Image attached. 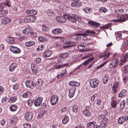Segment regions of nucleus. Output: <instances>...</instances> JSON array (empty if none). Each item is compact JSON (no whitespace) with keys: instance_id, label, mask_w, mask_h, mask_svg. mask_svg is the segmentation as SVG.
I'll list each match as a JSON object with an SVG mask.
<instances>
[{"instance_id":"1","label":"nucleus","mask_w":128,"mask_h":128,"mask_svg":"<svg viewBox=\"0 0 128 128\" xmlns=\"http://www.w3.org/2000/svg\"><path fill=\"white\" fill-rule=\"evenodd\" d=\"M124 12V10L122 9H120L118 10L117 14V17L118 20H113V22H124L126 21V19L128 18V14L125 15H121V14Z\"/></svg>"},{"instance_id":"2","label":"nucleus","mask_w":128,"mask_h":128,"mask_svg":"<svg viewBox=\"0 0 128 128\" xmlns=\"http://www.w3.org/2000/svg\"><path fill=\"white\" fill-rule=\"evenodd\" d=\"M65 18H66L67 20H70L74 23L76 22L78 19H80L79 17L74 14H70V15L66 14V15H65Z\"/></svg>"},{"instance_id":"3","label":"nucleus","mask_w":128,"mask_h":128,"mask_svg":"<svg viewBox=\"0 0 128 128\" xmlns=\"http://www.w3.org/2000/svg\"><path fill=\"white\" fill-rule=\"evenodd\" d=\"M99 80L97 78H94L90 80V87L92 88H96L99 84Z\"/></svg>"},{"instance_id":"4","label":"nucleus","mask_w":128,"mask_h":128,"mask_svg":"<svg viewBox=\"0 0 128 128\" xmlns=\"http://www.w3.org/2000/svg\"><path fill=\"white\" fill-rule=\"evenodd\" d=\"M8 14L7 10L4 9L3 3L0 4V17H2Z\"/></svg>"},{"instance_id":"5","label":"nucleus","mask_w":128,"mask_h":128,"mask_svg":"<svg viewBox=\"0 0 128 128\" xmlns=\"http://www.w3.org/2000/svg\"><path fill=\"white\" fill-rule=\"evenodd\" d=\"M58 100L59 97L57 95H53L50 99V103L52 105H55L58 103Z\"/></svg>"},{"instance_id":"6","label":"nucleus","mask_w":128,"mask_h":128,"mask_svg":"<svg viewBox=\"0 0 128 128\" xmlns=\"http://www.w3.org/2000/svg\"><path fill=\"white\" fill-rule=\"evenodd\" d=\"M90 107V106H86L85 109L83 112V114L86 116L89 117L91 116V114L89 111Z\"/></svg>"},{"instance_id":"7","label":"nucleus","mask_w":128,"mask_h":128,"mask_svg":"<svg viewBox=\"0 0 128 128\" xmlns=\"http://www.w3.org/2000/svg\"><path fill=\"white\" fill-rule=\"evenodd\" d=\"M65 15H66V14H64L63 16H57L56 18V19L57 21L60 23H64L66 21V18H65Z\"/></svg>"},{"instance_id":"8","label":"nucleus","mask_w":128,"mask_h":128,"mask_svg":"<svg viewBox=\"0 0 128 128\" xmlns=\"http://www.w3.org/2000/svg\"><path fill=\"white\" fill-rule=\"evenodd\" d=\"M118 60L117 58L112 60L109 65V68H110L112 67H114V68H116L118 64Z\"/></svg>"},{"instance_id":"9","label":"nucleus","mask_w":128,"mask_h":128,"mask_svg":"<svg viewBox=\"0 0 128 128\" xmlns=\"http://www.w3.org/2000/svg\"><path fill=\"white\" fill-rule=\"evenodd\" d=\"M128 120V116L125 115L119 117L118 119V121L119 123L122 124L124 123L126 120Z\"/></svg>"},{"instance_id":"10","label":"nucleus","mask_w":128,"mask_h":128,"mask_svg":"<svg viewBox=\"0 0 128 128\" xmlns=\"http://www.w3.org/2000/svg\"><path fill=\"white\" fill-rule=\"evenodd\" d=\"M80 0H76L72 2L71 4V6L73 7H79L82 6V2L79 1Z\"/></svg>"},{"instance_id":"11","label":"nucleus","mask_w":128,"mask_h":128,"mask_svg":"<svg viewBox=\"0 0 128 128\" xmlns=\"http://www.w3.org/2000/svg\"><path fill=\"white\" fill-rule=\"evenodd\" d=\"M43 98L42 97H39L36 98L34 102V104L35 106H40L42 100Z\"/></svg>"},{"instance_id":"12","label":"nucleus","mask_w":128,"mask_h":128,"mask_svg":"<svg viewBox=\"0 0 128 128\" xmlns=\"http://www.w3.org/2000/svg\"><path fill=\"white\" fill-rule=\"evenodd\" d=\"M128 60V54H126L124 56L121 58V63L119 65L120 66L124 65Z\"/></svg>"},{"instance_id":"13","label":"nucleus","mask_w":128,"mask_h":128,"mask_svg":"<svg viewBox=\"0 0 128 128\" xmlns=\"http://www.w3.org/2000/svg\"><path fill=\"white\" fill-rule=\"evenodd\" d=\"M10 51L15 54H18L21 52V50L19 48L14 46H11L10 48Z\"/></svg>"},{"instance_id":"14","label":"nucleus","mask_w":128,"mask_h":128,"mask_svg":"<svg viewBox=\"0 0 128 128\" xmlns=\"http://www.w3.org/2000/svg\"><path fill=\"white\" fill-rule=\"evenodd\" d=\"M33 116V114L32 112H28L25 114L24 118L26 120L29 121L32 120Z\"/></svg>"},{"instance_id":"15","label":"nucleus","mask_w":128,"mask_h":128,"mask_svg":"<svg viewBox=\"0 0 128 128\" xmlns=\"http://www.w3.org/2000/svg\"><path fill=\"white\" fill-rule=\"evenodd\" d=\"M25 84L26 86L29 88L32 89L34 86L33 81L27 80Z\"/></svg>"},{"instance_id":"16","label":"nucleus","mask_w":128,"mask_h":128,"mask_svg":"<svg viewBox=\"0 0 128 128\" xmlns=\"http://www.w3.org/2000/svg\"><path fill=\"white\" fill-rule=\"evenodd\" d=\"M43 83L42 80L41 79H38L37 82H36L34 86L36 89H40L42 86Z\"/></svg>"},{"instance_id":"17","label":"nucleus","mask_w":128,"mask_h":128,"mask_svg":"<svg viewBox=\"0 0 128 128\" xmlns=\"http://www.w3.org/2000/svg\"><path fill=\"white\" fill-rule=\"evenodd\" d=\"M76 90V88L74 87H73L70 89L69 92V96L70 98H72L74 96Z\"/></svg>"},{"instance_id":"18","label":"nucleus","mask_w":128,"mask_h":128,"mask_svg":"<svg viewBox=\"0 0 128 128\" xmlns=\"http://www.w3.org/2000/svg\"><path fill=\"white\" fill-rule=\"evenodd\" d=\"M62 32V30L60 28H56L52 31L53 34L56 35H58L61 34Z\"/></svg>"},{"instance_id":"19","label":"nucleus","mask_w":128,"mask_h":128,"mask_svg":"<svg viewBox=\"0 0 128 128\" xmlns=\"http://www.w3.org/2000/svg\"><path fill=\"white\" fill-rule=\"evenodd\" d=\"M69 84L71 86H79L80 85L79 82L74 81H71L69 82Z\"/></svg>"},{"instance_id":"20","label":"nucleus","mask_w":128,"mask_h":128,"mask_svg":"<svg viewBox=\"0 0 128 128\" xmlns=\"http://www.w3.org/2000/svg\"><path fill=\"white\" fill-rule=\"evenodd\" d=\"M11 20V19L8 17H5L2 20V23L6 24L9 23Z\"/></svg>"},{"instance_id":"21","label":"nucleus","mask_w":128,"mask_h":128,"mask_svg":"<svg viewBox=\"0 0 128 128\" xmlns=\"http://www.w3.org/2000/svg\"><path fill=\"white\" fill-rule=\"evenodd\" d=\"M26 12L28 15L30 16H34L37 13L36 11L34 10H27Z\"/></svg>"},{"instance_id":"22","label":"nucleus","mask_w":128,"mask_h":128,"mask_svg":"<svg viewBox=\"0 0 128 128\" xmlns=\"http://www.w3.org/2000/svg\"><path fill=\"white\" fill-rule=\"evenodd\" d=\"M118 84L117 82H115L114 83L112 87L113 93H115L117 92L116 89L118 88Z\"/></svg>"},{"instance_id":"23","label":"nucleus","mask_w":128,"mask_h":128,"mask_svg":"<svg viewBox=\"0 0 128 128\" xmlns=\"http://www.w3.org/2000/svg\"><path fill=\"white\" fill-rule=\"evenodd\" d=\"M52 53L51 51L47 50L44 53L43 56L45 58L49 57L51 55Z\"/></svg>"},{"instance_id":"24","label":"nucleus","mask_w":128,"mask_h":128,"mask_svg":"<svg viewBox=\"0 0 128 128\" xmlns=\"http://www.w3.org/2000/svg\"><path fill=\"white\" fill-rule=\"evenodd\" d=\"M88 23L91 26H94L96 27H98L100 25V24L99 23L92 21L88 22Z\"/></svg>"},{"instance_id":"25","label":"nucleus","mask_w":128,"mask_h":128,"mask_svg":"<svg viewBox=\"0 0 128 128\" xmlns=\"http://www.w3.org/2000/svg\"><path fill=\"white\" fill-rule=\"evenodd\" d=\"M94 59V58L93 57H91V58H88L87 60L84 62L82 64L84 66H86L89 64Z\"/></svg>"},{"instance_id":"26","label":"nucleus","mask_w":128,"mask_h":128,"mask_svg":"<svg viewBox=\"0 0 128 128\" xmlns=\"http://www.w3.org/2000/svg\"><path fill=\"white\" fill-rule=\"evenodd\" d=\"M126 92L127 91L126 90L123 89L119 94L118 97H122L123 96H125L126 94Z\"/></svg>"},{"instance_id":"27","label":"nucleus","mask_w":128,"mask_h":128,"mask_svg":"<svg viewBox=\"0 0 128 128\" xmlns=\"http://www.w3.org/2000/svg\"><path fill=\"white\" fill-rule=\"evenodd\" d=\"M46 113V111H41L40 113H38L37 118L39 119L40 118L44 115Z\"/></svg>"},{"instance_id":"28","label":"nucleus","mask_w":128,"mask_h":128,"mask_svg":"<svg viewBox=\"0 0 128 128\" xmlns=\"http://www.w3.org/2000/svg\"><path fill=\"white\" fill-rule=\"evenodd\" d=\"M35 44L33 41H30L26 42L25 43L26 46L27 47H30L34 45Z\"/></svg>"},{"instance_id":"29","label":"nucleus","mask_w":128,"mask_h":128,"mask_svg":"<svg viewBox=\"0 0 128 128\" xmlns=\"http://www.w3.org/2000/svg\"><path fill=\"white\" fill-rule=\"evenodd\" d=\"M8 38L7 40L8 42L10 44H13L14 43V38L10 36H8Z\"/></svg>"},{"instance_id":"30","label":"nucleus","mask_w":128,"mask_h":128,"mask_svg":"<svg viewBox=\"0 0 128 128\" xmlns=\"http://www.w3.org/2000/svg\"><path fill=\"white\" fill-rule=\"evenodd\" d=\"M10 108L11 111L14 112L17 110V106L13 104L10 107Z\"/></svg>"},{"instance_id":"31","label":"nucleus","mask_w":128,"mask_h":128,"mask_svg":"<svg viewBox=\"0 0 128 128\" xmlns=\"http://www.w3.org/2000/svg\"><path fill=\"white\" fill-rule=\"evenodd\" d=\"M69 120V118L68 116H66L62 120V122L63 124H65L67 123Z\"/></svg>"},{"instance_id":"32","label":"nucleus","mask_w":128,"mask_h":128,"mask_svg":"<svg viewBox=\"0 0 128 128\" xmlns=\"http://www.w3.org/2000/svg\"><path fill=\"white\" fill-rule=\"evenodd\" d=\"M17 99V98L16 96L11 97L9 98L8 102L10 103H12L16 101Z\"/></svg>"},{"instance_id":"33","label":"nucleus","mask_w":128,"mask_h":128,"mask_svg":"<svg viewBox=\"0 0 128 128\" xmlns=\"http://www.w3.org/2000/svg\"><path fill=\"white\" fill-rule=\"evenodd\" d=\"M126 102L125 100H123L122 101L120 104V108L121 109L124 108L125 107Z\"/></svg>"},{"instance_id":"34","label":"nucleus","mask_w":128,"mask_h":128,"mask_svg":"<svg viewBox=\"0 0 128 128\" xmlns=\"http://www.w3.org/2000/svg\"><path fill=\"white\" fill-rule=\"evenodd\" d=\"M112 98H114L113 97L112 98V101L111 102L112 107L113 108H115L117 104V102L116 100H113Z\"/></svg>"},{"instance_id":"35","label":"nucleus","mask_w":128,"mask_h":128,"mask_svg":"<svg viewBox=\"0 0 128 128\" xmlns=\"http://www.w3.org/2000/svg\"><path fill=\"white\" fill-rule=\"evenodd\" d=\"M30 92H28L23 93L22 95V96L24 98H28L30 96Z\"/></svg>"},{"instance_id":"36","label":"nucleus","mask_w":128,"mask_h":128,"mask_svg":"<svg viewBox=\"0 0 128 128\" xmlns=\"http://www.w3.org/2000/svg\"><path fill=\"white\" fill-rule=\"evenodd\" d=\"M84 11L86 13H89L90 14V12H92V10H91V9L88 7L85 8L83 9Z\"/></svg>"},{"instance_id":"37","label":"nucleus","mask_w":128,"mask_h":128,"mask_svg":"<svg viewBox=\"0 0 128 128\" xmlns=\"http://www.w3.org/2000/svg\"><path fill=\"white\" fill-rule=\"evenodd\" d=\"M46 13L49 16H53L54 15V11L52 10H48L47 11Z\"/></svg>"},{"instance_id":"38","label":"nucleus","mask_w":128,"mask_h":128,"mask_svg":"<svg viewBox=\"0 0 128 128\" xmlns=\"http://www.w3.org/2000/svg\"><path fill=\"white\" fill-rule=\"evenodd\" d=\"M78 49L81 50L80 52H84L88 50H82L84 48V46L83 45H80L79 46H78Z\"/></svg>"},{"instance_id":"39","label":"nucleus","mask_w":128,"mask_h":128,"mask_svg":"<svg viewBox=\"0 0 128 128\" xmlns=\"http://www.w3.org/2000/svg\"><path fill=\"white\" fill-rule=\"evenodd\" d=\"M108 76L107 75H105L104 78L103 82L104 84H106L107 83L108 80L109 79Z\"/></svg>"},{"instance_id":"40","label":"nucleus","mask_w":128,"mask_h":128,"mask_svg":"<svg viewBox=\"0 0 128 128\" xmlns=\"http://www.w3.org/2000/svg\"><path fill=\"white\" fill-rule=\"evenodd\" d=\"M30 29L28 28H27L23 30L22 31L23 33L25 34H28L29 33V32L30 31Z\"/></svg>"},{"instance_id":"41","label":"nucleus","mask_w":128,"mask_h":128,"mask_svg":"<svg viewBox=\"0 0 128 128\" xmlns=\"http://www.w3.org/2000/svg\"><path fill=\"white\" fill-rule=\"evenodd\" d=\"M78 110V107L76 105H74L72 107V110L74 112L77 113Z\"/></svg>"},{"instance_id":"42","label":"nucleus","mask_w":128,"mask_h":128,"mask_svg":"<svg viewBox=\"0 0 128 128\" xmlns=\"http://www.w3.org/2000/svg\"><path fill=\"white\" fill-rule=\"evenodd\" d=\"M110 53V52H108L101 55L100 56V58L105 57L104 58L106 59L109 56Z\"/></svg>"},{"instance_id":"43","label":"nucleus","mask_w":128,"mask_h":128,"mask_svg":"<svg viewBox=\"0 0 128 128\" xmlns=\"http://www.w3.org/2000/svg\"><path fill=\"white\" fill-rule=\"evenodd\" d=\"M30 20V16L28 15V16H26L24 18V21L26 22H31Z\"/></svg>"},{"instance_id":"44","label":"nucleus","mask_w":128,"mask_h":128,"mask_svg":"<svg viewBox=\"0 0 128 128\" xmlns=\"http://www.w3.org/2000/svg\"><path fill=\"white\" fill-rule=\"evenodd\" d=\"M29 16L31 22L34 21L36 19V17L34 16Z\"/></svg>"},{"instance_id":"45","label":"nucleus","mask_w":128,"mask_h":128,"mask_svg":"<svg viewBox=\"0 0 128 128\" xmlns=\"http://www.w3.org/2000/svg\"><path fill=\"white\" fill-rule=\"evenodd\" d=\"M38 40L41 42H44L46 40V38L45 37L41 36L38 38Z\"/></svg>"},{"instance_id":"46","label":"nucleus","mask_w":128,"mask_h":128,"mask_svg":"<svg viewBox=\"0 0 128 128\" xmlns=\"http://www.w3.org/2000/svg\"><path fill=\"white\" fill-rule=\"evenodd\" d=\"M99 11L101 12H103L106 13L107 11V10L106 8L104 7H101L99 10Z\"/></svg>"},{"instance_id":"47","label":"nucleus","mask_w":128,"mask_h":128,"mask_svg":"<svg viewBox=\"0 0 128 128\" xmlns=\"http://www.w3.org/2000/svg\"><path fill=\"white\" fill-rule=\"evenodd\" d=\"M29 34L31 36L33 37H35L37 36V34L35 32H34L32 30L30 31Z\"/></svg>"},{"instance_id":"48","label":"nucleus","mask_w":128,"mask_h":128,"mask_svg":"<svg viewBox=\"0 0 128 128\" xmlns=\"http://www.w3.org/2000/svg\"><path fill=\"white\" fill-rule=\"evenodd\" d=\"M84 32L86 33L92 34H95L96 32L93 30H86Z\"/></svg>"},{"instance_id":"49","label":"nucleus","mask_w":128,"mask_h":128,"mask_svg":"<svg viewBox=\"0 0 128 128\" xmlns=\"http://www.w3.org/2000/svg\"><path fill=\"white\" fill-rule=\"evenodd\" d=\"M4 6H7L8 7H9L10 6L11 4V2L10 1L7 0H6L4 3Z\"/></svg>"},{"instance_id":"50","label":"nucleus","mask_w":128,"mask_h":128,"mask_svg":"<svg viewBox=\"0 0 128 128\" xmlns=\"http://www.w3.org/2000/svg\"><path fill=\"white\" fill-rule=\"evenodd\" d=\"M16 67V66H13L12 64L9 66V69L10 71H13L14 70L15 68Z\"/></svg>"},{"instance_id":"51","label":"nucleus","mask_w":128,"mask_h":128,"mask_svg":"<svg viewBox=\"0 0 128 128\" xmlns=\"http://www.w3.org/2000/svg\"><path fill=\"white\" fill-rule=\"evenodd\" d=\"M98 95V94L97 93H96L91 97V100L92 102H93L94 101L95 98Z\"/></svg>"},{"instance_id":"52","label":"nucleus","mask_w":128,"mask_h":128,"mask_svg":"<svg viewBox=\"0 0 128 128\" xmlns=\"http://www.w3.org/2000/svg\"><path fill=\"white\" fill-rule=\"evenodd\" d=\"M19 86L20 85L17 83L14 85L12 86V88L14 90H16L18 89Z\"/></svg>"},{"instance_id":"53","label":"nucleus","mask_w":128,"mask_h":128,"mask_svg":"<svg viewBox=\"0 0 128 128\" xmlns=\"http://www.w3.org/2000/svg\"><path fill=\"white\" fill-rule=\"evenodd\" d=\"M41 59L40 58H38L36 59L34 62L36 64H38L41 61Z\"/></svg>"},{"instance_id":"54","label":"nucleus","mask_w":128,"mask_h":128,"mask_svg":"<svg viewBox=\"0 0 128 128\" xmlns=\"http://www.w3.org/2000/svg\"><path fill=\"white\" fill-rule=\"evenodd\" d=\"M75 45V44H72L71 45H69L68 46H64L63 47V48H68L70 47H71L72 46H74Z\"/></svg>"},{"instance_id":"55","label":"nucleus","mask_w":128,"mask_h":128,"mask_svg":"<svg viewBox=\"0 0 128 128\" xmlns=\"http://www.w3.org/2000/svg\"><path fill=\"white\" fill-rule=\"evenodd\" d=\"M46 106V104L45 103H42L41 106L40 108L42 109L44 108Z\"/></svg>"},{"instance_id":"56","label":"nucleus","mask_w":128,"mask_h":128,"mask_svg":"<svg viewBox=\"0 0 128 128\" xmlns=\"http://www.w3.org/2000/svg\"><path fill=\"white\" fill-rule=\"evenodd\" d=\"M24 128H30V124H25L24 125Z\"/></svg>"},{"instance_id":"57","label":"nucleus","mask_w":128,"mask_h":128,"mask_svg":"<svg viewBox=\"0 0 128 128\" xmlns=\"http://www.w3.org/2000/svg\"><path fill=\"white\" fill-rule=\"evenodd\" d=\"M43 47V46L42 45H40L38 46V48H37V51H40L42 50V48Z\"/></svg>"},{"instance_id":"58","label":"nucleus","mask_w":128,"mask_h":128,"mask_svg":"<svg viewBox=\"0 0 128 128\" xmlns=\"http://www.w3.org/2000/svg\"><path fill=\"white\" fill-rule=\"evenodd\" d=\"M124 72L126 73L128 72V65L124 66Z\"/></svg>"},{"instance_id":"59","label":"nucleus","mask_w":128,"mask_h":128,"mask_svg":"<svg viewBox=\"0 0 128 128\" xmlns=\"http://www.w3.org/2000/svg\"><path fill=\"white\" fill-rule=\"evenodd\" d=\"M67 73V71L66 70H64L62 72V74H61L62 76L66 75Z\"/></svg>"},{"instance_id":"60","label":"nucleus","mask_w":128,"mask_h":128,"mask_svg":"<svg viewBox=\"0 0 128 128\" xmlns=\"http://www.w3.org/2000/svg\"><path fill=\"white\" fill-rule=\"evenodd\" d=\"M107 112L106 110H104L102 111V115L105 116L106 115Z\"/></svg>"},{"instance_id":"61","label":"nucleus","mask_w":128,"mask_h":128,"mask_svg":"<svg viewBox=\"0 0 128 128\" xmlns=\"http://www.w3.org/2000/svg\"><path fill=\"white\" fill-rule=\"evenodd\" d=\"M64 43L65 44H70L72 43V42L71 41L67 40L65 42H64Z\"/></svg>"},{"instance_id":"62","label":"nucleus","mask_w":128,"mask_h":128,"mask_svg":"<svg viewBox=\"0 0 128 128\" xmlns=\"http://www.w3.org/2000/svg\"><path fill=\"white\" fill-rule=\"evenodd\" d=\"M55 69H59L62 68V65H59L57 66H54Z\"/></svg>"},{"instance_id":"63","label":"nucleus","mask_w":128,"mask_h":128,"mask_svg":"<svg viewBox=\"0 0 128 128\" xmlns=\"http://www.w3.org/2000/svg\"><path fill=\"white\" fill-rule=\"evenodd\" d=\"M5 122V120L4 119H3L0 121V124L2 126H3Z\"/></svg>"},{"instance_id":"64","label":"nucleus","mask_w":128,"mask_h":128,"mask_svg":"<svg viewBox=\"0 0 128 128\" xmlns=\"http://www.w3.org/2000/svg\"><path fill=\"white\" fill-rule=\"evenodd\" d=\"M111 24H108L104 26V28H108L110 26Z\"/></svg>"}]
</instances>
